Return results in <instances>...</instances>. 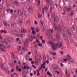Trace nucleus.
<instances>
[{"mask_svg": "<svg viewBox=\"0 0 77 77\" xmlns=\"http://www.w3.org/2000/svg\"><path fill=\"white\" fill-rule=\"evenodd\" d=\"M40 75V73H39V72H38L37 74V76H39V75Z\"/></svg>", "mask_w": 77, "mask_h": 77, "instance_id": "54", "label": "nucleus"}, {"mask_svg": "<svg viewBox=\"0 0 77 77\" xmlns=\"http://www.w3.org/2000/svg\"><path fill=\"white\" fill-rule=\"evenodd\" d=\"M35 63L36 65H39V63H38V61H35Z\"/></svg>", "mask_w": 77, "mask_h": 77, "instance_id": "41", "label": "nucleus"}, {"mask_svg": "<svg viewBox=\"0 0 77 77\" xmlns=\"http://www.w3.org/2000/svg\"><path fill=\"white\" fill-rule=\"evenodd\" d=\"M57 39H60V35L58 33L57 34Z\"/></svg>", "mask_w": 77, "mask_h": 77, "instance_id": "23", "label": "nucleus"}, {"mask_svg": "<svg viewBox=\"0 0 77 77\" xmlns=\"http://www.w3.org/2000/svg\"><path fill=\"white\" fill-rule=\"evenodd\" d=\"M51 16L52 17H54V13L53 12L52 13Z\"/></svg>", "mask_w": 77, "mask_h": 77, "instance_id": "39", "label": "nucleus"}, {"mask_svg": "<svg viewBox=\"0 0 77 77\" xmlns=\"http://www.w3.org/2000/svg\"><path fill=\"white\" fill-rule=\"evenodd\" d=\"M31 30H32V31H34V30H35V29L33 27H31Z\"/></svg>", "mask_w": 77, "mask_h": 77, "instance_id": "47", "label": "nucleus"}, {"mask_svg": "<svg viewBox=\"0 0 77 77\" xmlns=\"http://www.w3.org/2000/svg\"><path fill=\"white\" fill-rule=\"evenodd\" d=\"M48 70V68H45V72L47 71Z\"/></svg>", "mask_w": 77, "mask_h": 77, "instance_id": "60", "label": "nucleus"}, {"mask_svg": "<svg viewBox=\"0 0 77 77\" xmlns=\"http://www.w3.org/2000/svg\"><path fill=\"white\" fill-rule=\"evenodd\" d=\"M26 50L27 49L25 48H23V51H26Z\"/></svg>", "mask_w": 77, "mask_h": 77, "instance_id": "58", "label": "nucleus"}, {"mask_svg": "<svg viewBox=\"0 0 77 77\" xmlns=\"http://www.w3.org/2000/svg\"><path fill=\"white\" fill-rule=\"evenodd\" d=\"M3 66H4V64L1 65V68L2 69H5V67Z\"/></svg>", "mask_w": 77, "mask_h": 77, "instance_id": "24", "label": "nucleus"}, {"mask_svg": "<svg viewBox=\"0 0 77 77\" xmlns=\"http://www.w3.org/2000/svg\"><path fill=\"white\" fill-rule=\"evenodd\" d=\"M42 29L43 30H45V27H42Z\"/></svg>", "mask_w": 77, "mask_h": 77, "instance_id": "42", "label": "nucleus"}, {"mask_svg": "<svg viewBox=\"0 0 77 77\" xmlns=\"http://www.w3.org/2000/svg\"><path fill=\"white\" fill-rule=\"evenodd\" d=\"M63 35L65 40H67V37L65 36V34H63Z\"/></svg>", "mask_w": 77, "mask_h": 77, "instance_id": "25", "label": "nucleus"}, {"mask_svg": "<svg viewBox=\"0 0 77 77\" xmlns=\"http://www.w3.org/2000/svg\"><path fill=\"white\" fill-rule=\"evenodd\" d=\"M18 64H19L20 65H21V61H18Z\"/></svg>", "mask_w": 77, "mask_h": 77, "instance_id": "63", "label": "nucleus"}, {"mask_svg": "<svg viewBox=\"0 0 77 77\" xmlns=\"http://www.w3.org/2000/svg\"><path fill=\"white\" fill-rule=\"evenodd\" d=\"M32 53L33 55L35 56L36 54V50H32Z\"/></svg>", "mask_w": 77, "mask_h": 77, "instance_id": "13", "label": "nucleus"}, {"mask_svg": "<svg viewBox=\"0 0 77 77\" xmlns=\"http://www.w3.org/2000/svg\"><path fill=\"white\" fill-rule=\"evenodd\" d=\"M32 33L33 35H36V31H32Z\"/></svg>", "mask_w": 77, "mask_h": 77, "instance_id": "35", "label": "nucleus"}, {"mask_svg": "<svg viewBox=\"0 0 77 77\" xmlns=\"http://www.w3.org/2000/svg\"><path fill=\"white\" fill-rule=\"evenodd\" d=\"M10 11L11 13H12L14 12V10H13L10 9Z\"/></svg>", "mask_w": 77, "mask_h": 77, "instance_id": "49", "label": "nucleus"}, {"mask_svg": "<svg viewBox=\"0 0 77 77\" xmlns=\"http://www.w3.org/2000/svg\"><path fill=\"white\" fill-rule=\"evenodd\" d=\"M16 69L17 71H19V72H21V69L19 68V66H16Z\"/></svg>", "mask_w": 77, "mask_h": 77, "instance_id": "14", "label": "nucleus"}, {"mask_svg": "<svg viewBox=\"0 0 77 77\" xmlns=\"http://www.w3.org/2000/svg\"><path fill=\"white\" fill-rule=\"evenodd\" d=\"M37 45H38L39 47H42V44H41L40 42L38 43Z\"/></svg>", "mask_w": 77, "mask_h": 77, "instance_id": "34", "label": "nucleus"}, {"mask_svg": "<svg viewBox=\"0 0 77 77\" xmlns=\"http://www.w3.org/2000/svg\"><path fill=\"white\" fill-rule=\"evenodd\" d=\"M21 48V46H18L17 47V50L18 51V52H20V54H23V51H22V50L20 49Z\"/></svg>", "mask_w": 77, "mask_h": 77, "instance_id": "10", "label": "nucleus"}, {"mask_svg": "<svg viewBox=\"0 0 77 77\" xmlns=\"http://www.w3.org/2000/svg\"><path fill=\"white\" fill-rule=\"evenodd\" d=\"M67 56L68 57L67 58V59L69 60V61L71 62V63H73L74 62V59H73L69 55H67Z\"/></svg>", "mask_w": 77, "mask_h": 77, "instance_id": "7", "label": "nucleus"}, {"mask_svg": "<svg viewBox=\"0 0 77 77\" xmlns=\"http://www.w3.org/2000/svg\"><path fill=\"white\" fill-rule=\"evenodd\" d=\"M67 33H68V35H69V36H71V33H70V32L69 30H68V31H67Z\"/></svg>", "mask_w": 77, "mask_h": 77, "instance_id": "28", "label": "nucleus"}, {"mask_svg": "<svg viewBox=\"0 0 77 77\" xmlns=\"http://www.w3.org/2000/svg\"><path fill=\"white\" fill-rule=\"evenodd\" d=\"M0 32L1 33H4L5 34H6V31L5 30H1L0 31Z\"/></svg>", "mask_w": 77, "mask_h": 77, "instance_id": "18", "label": "nucleus"}, {"mask_svg": "<svg viewBox=\"0 0 77 77\" xmlns=\"http://www.w3.org/2000/svg\"><path fill=\"white\" fill-rule=\"evenodd\" d=\"M35 24L36 25H37L38 24V23L37 22V21H35Z\"/></svg>", "mask_w": 77, "mask_h": 77, "instance_id": "48", "label": "nucleus"}, {"mask_svg": "<svg viewBox=\"0 0 77 77\" xmlns=\"http://www.w3.org/2000/svg\"><path fill=\"white\" fill-rule=\"evenodd\" d=\"M9 4L11 6H14V2L13 1H10L9 2Z\"/></svg>", "mask_w": 77, "mask_h": 77, "instance_id": "15", "label": "nucleus"}, {"mask_svg": "<svg viewBox=\"0 0 77 77\" xmlns=\"http://www.w3.org/2000/svg\"><path fill=\"white\" fill-rule=\"evenodd\" d=\"M51 54H52L53 55V56H55L56 54V52H55L54 53H50Z\"/></svg>", "mask_w": 77, "mask_h": 77, "instance_id": "37", "label": "nucleus"}, {"mask_svg": "<svg viewBox=\"0 0 77 77\" xmlns=\"http://www.w3.org/2000/svg\"><path fill=\"white\" fill-rule=\"evenodd\" d=\"M47 35H48V36H49L50 35H51V33H50V32L49 30L47 31Z\"/></svg>", "mask_w": 77, "mask_h": 77, "instance_id": "26", "label": "nucleus"}, {"mask_svg": "<svg viewBox=\"0 0 77 77\" xmlns=\"http://www.w3.org/2000/svg\"><path fill=\"white\" fill-rule=\"evenodd\" d=\"M11 26H15V23H13L11 24Z\"/></svg>", "mask_w": 77, "mask_h": 77, "instance_id": "61", "label": "nucleus"}, {"mask_svg": "<svg viewBox=\"0 0 77 77\" xmlns=\"http://www.w3.org/2000/svg\"><path fill=\"white\" fill-rule=\"evenodd\" d=\"M40 23L41 24H42V26H43V22H42V20H41Z\"/></svg>", "mask_w": 77, "mask_h": 77, "instance_id": "43", "label": "nucleus"}, {"mask_svg": "<svg viewBox=\"0 0 77 77\" xmlns=\"http://www.w3.org/2000/svg\"><path fill=\"white\" fill-rule=\"evenodd\" d=\"M47 74L48 75H50V76H52V75H51V73L49 72V71H48L47 72Z\"/></svg>", "mask_w": 77, "mask_h": 77, "instance_id": "31", "label": "nucleus"}, {"mask_svg": "<svg viewBox=\"0 0 77 77\" xmlns=\"http://www.w3.org/2000/svg\"><path fill=\"white\" fill-rule=\"evenodd\" d=\"M75 26H73L71 28V30L72 31H73V30H74V29H75Z\"/></svg>", "mask_w": 77, "mask_h": 77, "instance_id": "20", "label": "nucleus"}, {"mask_svg": "<svg viewBox=\"0 0 77 77\" xmlns=\"http://www.w3.org/2000/svg\"><path fill=\"white\" fill-rule=\"evenodd\" d=\"M33 39H37V37L34 36H30L29 37V39L30 41L33 40Z\"/></svg>", "mask_w": 77, "mask_h": 77, "instance_id": "9", "label": "nucleus"}, {"mask_svg": "<svg viewBox=\"0 0 77 77\" xmlns=\"http://www.w3.org/2000/svg\"><path fill=\"white\" fill-rule=\"evenodd\" d=\"M9 41L11 42H14L13 38L11 37H8V38L7 40H6L5 41H1V42L2 44H5V45H10V42Z\"/></svg>", "mask_w": 77, "mask_h": 77, "instance_id": "1", "label": "nucleus"}, {"mask_svg": "<svg viewBox=\"0 0 77 77\" xmlns=\"http://www.w3.org/2000/svg\"><path fill=\"white\" fill-rule=\"evenodd\" d=\"M42 43H45V41L43 39L42 40Z\"/></svg>", "mask_w": 77, "mask_h": 77, "instance_id": "45", "label": "nucleus"}, {"mask_svg": "<svg viewBox=\"0 0 77 77\" xmlns=\"http://www.w3.org/2000/svg\"><path fill=\"white\" fill-rule=\"evenodd\" d=\"M46 63V62L45 61L43 63V64L41 65V67H40L39 69H42V68H43V69H45V64Z\"/></svg>", "mask_w": 77, "mask_h": 77, "instance_id": "8", "label": "nucleus"}, {"mask_svg": "<svg viewBox=\"0 0 77 77\" xmlns=\"http://www.w3.org/2000/svg\"><path fill=\"white\" fill-rule=\"evenodd\" d=\"M61 54H63V51H61L60 52Z\"/></svg>", "mask_w": 77, "mask_h": 77, "instance_id": "64", "label": "nucleus"}, {"mask_svg": "<svg viewBox=\"0 0 77 77\" xmlns=\"http://www.w3.org/2000/svg\"><path fill=\"white\" fill-rule=\"evenodd\" d=\"M38 5H40V4H41V2H40V0H38Z\"/></svg>", "mask_w": 77, "mask_h": 77, "instance_id": "44", "label": "nucleus"}, {"mask_svg": "<svg viewBox=\"0 0 77 77\" xmlns=\"http://www.w3.org/2000/svg\"><path fill=\"white\" fill-rule=\"evenodd\" d=\"M40 42L39 41V40L38 39L36 40V44L37 45L38 44H39V43H40Z\"/></svg>", "mask_w": 77, "mask_h": 77, "instance_id": "30", "label": "nucleus"}, {"mask_svg": "<svg viewBox=\"0 0 77 77\" xmlns=\"http://www.w3.org/2000/svg\"><path fill=\"white\" fill-rule=\"evenodd\" d=\"M54 21L57 22L59 21V18L57 16H55L54 18Z\"/></svg>", "mask_w": 77, "mask_h": 77, "instance_id": "16", "label": "nucleus"}, {"mask_svg": "<svg viewBox=\"0 0 77 77\" xmlns=\"http://www.w3.org/2000/svg\"><path fill=\"white\" fill-rule=\"evenodd\" d=\"M17 12L19 16H22V17H24L26 16V14L23 13L22 11H20V10H18L17 11Z\"/></svg>", "mask_w": 77, "mask_h": 77, "instance_id": "5", "label": "nucleus"}, {"mask_svg": "<svg viewBox=\"0 0 77 77\" xmlns=\"http://www.w3.org/2000/svg\"><path fill=\"white\" fill-rule=\"evenodd\" d=\"M51 33H53V30L52 29H51Z\"/></svg>", "mask_w": 77, "mask_h": 77, "instance_id": "59", "label": "nucleus"}, {"mask_svg": "<svg viewBox=\"0 0 77 77\" xmlns=\"http://www.w3.org/2000/svg\"><path fill=\"white\" fill-rule=\"evenodd\" d=\"M2 41H0V42H1ZM3 45H2V44L1 43H0V47H5V46H6V44H3Z\"/></svg>", "mask_w": 77, "mask_h": 77, "instance_id": "22", "label": "nucleus"}, {"mask_svg": "<svg viewBox=\"0 0 77 77\" xmlns=\"http://www.w3.org/2000/svg\"><path fill=\"white\" fill-rule=\"evenodd\" d=\"M48 44L51 45L52 47L53 50H56L57 49V47L54 45V43L51 41H48Z\"/></svg>", "mask_w": 77, "mask_h": 77, "instance_id": "2", "label": "nucleus"}, {"mask_svg": "<svg viewBox=\"0 0 77 77\" xmlns=\"http://www.w3.org/2000/svg\"><path fill=\"white\" fill-rule=\"evenodd\" d=\"M27 31L26 29H22L21 30V32L22 33H26L27 32Z\"/></svg>", "mask_w": 77, "mask_h": 77, "instance_id": "17", "label": "nucleus"}, {"mask_svg": "<svg viewBox=\"0 0 77 77\" xmlns=\"http://www.w3.org/2000/svg\"><path fill=\"white\" fill-rule=\"evenodd\" d=\"M16 41H20V38H16Z\"/></svg>", "mask_w": 77, "mask_h": 77, "instance_id": "52", "label": "nucleus"}, {"mask_svg": "<svg viewBox=\"0 0 77 77\" xmlns=\"http://www.w3.org/2000/svg\"><path fill=\"white\" fill-rule=\"evenodd\" d=\"M30 76H31V77H32V76H33V73H31L30 74Z\"/></svg>", "mask_w": 77, "mask_h": 77, "instance_id": "55", "label": "nucleus"}, {"mask_svg": "<svg viewBox=\"0 0 77 77\" xmlns=\"http://www.w3.org/2000/svg\"><path fill=\"white\" fill-rule=\"evenodd\" d=\"M25 46H27V42H25L24 43Z\"/></svg>", "mask_w": 77, "mask_h": 77, "instance_id": "36", "label": "nucleus"}, {"mask_svg": "<svg viewBox=\"0 0 77 77\" xmlns=\"http://www.w3.org/2000/svg\"><path fill=\"white\" fill-rule=\"evenodd\" d=\"M44 11H48V8H47L46 6H45L44 7H42L40 9V12H42L43 15L44 14Z\"/></svg>", "mask_w": 77, "mask_h": 77, "instance_id": "4", "label": "nucleus"}, {"mask_svg": "<svg viewBox=\"0 0 77 77\" xmlns=\"http://www.w3.org/2000/svg\"><path fill=\"white\" fill-rule=\"evenodd\" d=\"M28 11L29 13H32L33 12V9L32 7H29L28 8Z\"/></svg>", "mask_w": 77, "mask_h": 77, "instance_id": "12", "label": "nucleus"}, {"mask_svg": "<svg viewBox=\"0 0 77 77\" xmlns=\"http://www.w3.org/2000/svg\"><path fill=\"white\" fill-rule=\"evenodd\" d=\"M3 9V6L2 5H0V9Z\"/></svg>", "mask_w": 77, "mask_h": 77, "instance_id": "50", "label": "nucleus"}, {"mask_svg": "<svg viewBox=\"0 0 77 77\" xmlns=\"http://www.w3.org/2000/svg\"><path fill=\"white\" fill-rule=\"evenodd\" d=\"M5 71L7 74H9V72H10V71L8 70H5Z\"/></svg>", "mask_w": 77, "mask_h": 77, "instance_id": "33", "label": "nucleus"}, {"mask_svg": "<svg viewBox=\"0 0 77 77\" xmlns=\"http://www.w3.org/2000/svg\"><path fill=\"white\" fill-rule=\"evenodd\" d=\"M39 31V28H37L36 29V31L37 32H38Z\"/></svg>", "mask_w": 77, "mask_h": 77, "instance_id": "51", "label": "nucleus"}, {"mask_svg": "<svg viewBox=\"0 0 77 77\" xmlns=\"http://www.w3.org/2000/svg\"><path fill=\"white\" fill-rule=\"evenodd\" d=\"M56 72L57 73V74H59L60 73V72L58 71H56Z\"/></svg>", "mask_w": 77, "mask_h": 77, "instance_id": "62", "label": "nucleus"}, {"mask_svg": "<svg viewBox=\"0 0 77 77\" xmlns=\"http://www.w3.org/2000/svg\"><path fill=\"white\" fill-rule=\"evenodd\" d=\"M74 12L72 11L70 12V16H72L74 15Z\"/></svg>", "mask_w": 77, "mask_h": 77, "instance_id": "32", "label": "nucleus"}, {"mask_svg": "<svg viewBox=\"0 0 77 77\" xmlns=\"http://www.w3.org/2000/svg\"><path fill=\"white\" fill-rule=\"evenodd\" d=\"M47 1V3H48V5H51L53 4V2L52 1H51V0H45Z\"/></svg>", "mask_w": 77, "mask_h": 77, "instance_id": "11", "label": "nucleus"}, {"mask_svg": "<svg viewBox=\"0 0 77 77\" xmlns=\"http://www.w3.org/2000/svg\"><path fill=\"white\" fill-rule=\"evenodd\" d=\"M65 74L66 75H68V71L67 70V69H66Z\"/></svg>", "mask_w": 77, "mask_h": 77, "instance_id": "38", "label": "nucleus"}, {"mask_svg": "<svg viewBox=\"0 0 77 77\" xmlns=\"http://www.w3.org/2000/svg\"><path fill=\"white\" fill-rule=\"evenodd\" d=\"M58 43H57L55 44V45H56L57 46H58V48H61V47H62V45H63L62 44V42H60L59 41H58Z\"/></svg>", "mask_w": 77, "mask_h": 77, "instance_id": "6", "label": "nucleus"}, {"mask_svg": "<svg viewBox=\"0 0 77 77\" xmlns=\"http://www.w3.org/2000/svg\"><path fill=\"white\" fill-rule=\"evenodd\" d=\"M71 8H67V11H71Z\"/></svg>", "mask_w": 77, "mask_h": 77, "instance_id": "40", "label": "nucleus"}, {"mask_svg": "<svg viewBox=\"0 0 77 77\" xmlns=\"http://www.w3.org/2000/svg\"><path fill=\"white\" fill-rule=\"evenodd\" d=\"M53 26L55 27V30H58V31H60L62 30V28L60 27V26L58 25V27H57L56 24L54 23H53Z\"/></svg>", "mask_w": 77, "mask_h": 77, "instance_id": "3", "label": "nucleus"}, {"mask_svg": "<svg viewBox=\"0 0 77 77\" xmlns=\"http://www.w3.org/2000/svg\"><path fill=\"white\" fill-rule=\"evenodd\" d=\"M11 55L12 57V58H14V52L11 53Z\"/></svg>", "mask_w": 77, "mask_h": 77, "instance_id": "27", "label": "nucleus"}, {"mask_svg": "<svg viewBox=\"0 0 77 77\" xmlns=\"http://www.w3.org/2000/svg\"><path fill=\"white\" fill-rule=\"evenodd\" d=\"M9 64L11 67H12V62L11 61L10 63H9Z\"/></svg>", "mask_w": 77, "mask_h": 77, "instance_id": "29", "label": "nucleus"}, {"mask_svg": "<svg viewBox=\"0 0 77 77\" xmlns=\"http://www.w3.org/2000/svg\"><path fill=\"white\" fill-rule=\"evenodd\" d=\"M4 25L5 26H8V23H5Z\"/></svg>", "mask_w": 77, "mask_h": 77, "instance_id": "56", "label": "nucleus"}, {"mask_svg": "<svg viewBox=\"0 0 77 77\" xmlns=\"http://www.w3.org/2000/svg\"><path fill=\"white\" fill-rule=\"evenodd\" d=\"M15 4L16 6H18L20 4V3L17 1H15Z\"/></svg>", "mask_w": 77, "mask_h": 77, "instance_id": "19", "label": "nucleus"}, {"mask_svg": "<svg viewBox=\"0 0 77 77\" xmlns=\"http://www.w3.org/2000/svg\"><path fill=\"white\" fill-rule=\"evenodd\" d=\"M52 9H53V8L52 7H51L50 8V11L51 12V10H52Z\"/></svg>", "mask_w": 77, "mask_h": 77, "instance_id": "53", "label": "nucleus"}, {"mask_svg": "<svg viewBox=\"0 0 77 77\" xmlns=\"http://www.w3.org/2000/svg\"><path fill=\"white\" fill-rule=\"evenodd\" d=\"M60 66L61 67H63V64L62 63H60Z\"/></svg>", "mask_w": 77, "mask_h": 77, "instance_id": "46", "label": "nucleus"}, {"mask_svg": "<svg viewBox=\"0 0 77 77\" xmlns=\"http://www.w3.org/2000/svg\"><path fill=\"white\" fill-rule=\"evenodd\" d=\"M10 11V9H7V11L8 12H9Z\"/></svg>", "mask_w": 77, "mask_h": 77, "instance_id": "57", "label": "nucleus"}, {"mask_svg": "<svg viewBox=\"0 0 77 77\" xmlns=\"http://www.w3.org/2000/svg\"><path fill=\"white\" fill-rule=\"evenodd\" d=\"M42 14H38V18L39 19L42 18Z\"/></svg>", "mask_w": 77, "mask_h": 77, "instance_id": "21", "label": "nucleus"}]
</instances>
